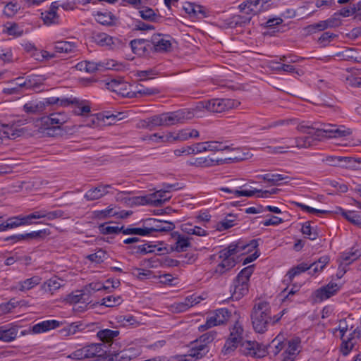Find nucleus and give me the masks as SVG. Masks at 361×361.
<instances>
[{"instance_id": "f257e3e1", "label": "nucleus", "mask_w": 361, "mask_h": 361, "mask_svg": "<svg viewBox=\"0 0 361 361\" xmlns=\"http://www.w3.org/2000/svg\"><path fill=\"white\" fill-rule=\"evenodd\" d=\"M258 246L257 240H252L247 244L243 242L231 243L227 247L219 252V258L221 262L216 267L214 273L222 275L233 268L237 262L233 255L241 253L242 252H250Z\"/></svg>"}, {"instance_id": "f03ea898", "label": "nucleus", "mask_w": 361, "mask_h": 361, "mask_svg": "<svg viewBox=\"0 0 361 361\" xmlns=\"http://www.w3.org/2000/svg\"><path fill=\"white\" fill-rule=\"evenodd\" d=\"M297 130L302 133L315 135L317 139L342 137L352 133L350 128H346L343 126L329 123H314L310 126L302 123L297 126Z\"/></svg>"}, {"instance_id": "7ed1b4c3", "label": "nucleus", "mask_w": 361, "mask_h": 361, "mask_svg": "<svg viewBox=\"0 0 361 361\" xmlns=\"http://www.w3.org/2000/svg\"><path fill=\"white\" fill-rule=\"evenodd\" d=\"M250 319L255 332L263 334L267 331L272 320L270 303L264 300L255 302L251 311Z\"/></svg>"}, {"instance_id": "20e7f679", "label": "nucleus", "mask_w": 361, "mask_h": 361, "mask_svg": "<svg viewBox=\"0 0 361 361\" xmlns=\"http://www.w3.org/2000/svg\"><path fill=\"white\" fill-rule=\"evenodd\" d=\"M200 104L207 110L214 113H221L237 107L240 102L231 99H212L202 101Z\"/></svg>"}, {"instance_id": "39448f33", "label": "nucleus", "mask_w": 361, "mask_h": 361, "mask_svg": "<svg viewBox=\"0 0 361 361\" xmlns=\"http://www.w3.org/2000/svg\"><path fill=\"white\" fill-rule=\"evenodd\" d=\"M111 350H108V358L111 361H130L136 358L141 353L139 347L130 346L128 348L120 350V348L111 345Z\"/></svg>"}, {"instance_id": "423d86ee", "label": "nucleus", "mask_w": 361, "mask_h": 361, "mask_svg": "<svg viewBox=\"0 0 361 361\" xmlns=\"http://www.w3.org/2000/svg\"><path fill=\"white\" fill-rule=\"evenodd\" d=\"M243 328L236 322L230 329V334L222 349L224 355H228L233 351L243 341Z\"/></svg>"}, {"instance_id": "0eeeda50", "label": "nucleus", "mask_w": 361, "mask_h": 361, "mask_svg": "<svg viewBox=\"0 0 361 361\" xmlns=\"http://www.w3.org/2000/svg\"><path fill=\"white\" fill-rule=\"evenodd\" d=\"M164 126L182 123L195 116L194 111L188 109L162 114Z\"/></svg>"}, {"instance_id": "6e6552de", "label": "nucleus", "mask_w": 361, "mask_h": 361, "mask_svg": "<svg viewBox=\"0 0 361 361\" xmlns=\"http://www.w3.org/2000/svg\"><path fill=\"white\" fill-rule=\"evenodd\" d=\"M68 120V116L63 111L54 112L47 116L41 118L42 126L47 130V134L50 135V130L60 129L61 126Z\"/></svg>"}, {"instance_id": "1a4fd4ad", "label": "nucleus", "mask_w": 361, "mask_h": 361, "mask_svg": "<svg viewBox=\"0 0 361 361\" xmlns=\"http://www.w3.org/2000/svg\"><path fill=\"white\" fill-rule=\"evenodd\" d=\"M315 135H307L302 137H297L293 140H291L290 143L286 146H279L273 148L274 153H283L287 152L283 150L284 149H288L290 147H296L299 149L308 148L314 145V142L322 139H317Z\"/></svg>"}, {"instance_id": "9d476101", "label": "nucleus", "mask_w": 361, "mask_h": 361, "mask_svg": "<svg viewBox=\"0 0 361 361\" xmlns=\"http://www.w3.org/2000/svg\"><path fill=\"white\" fill-rule=\"evenodd\" d=\"M249 345H252L251 348H250V354H253L255 356L261 357H264L267 354L276 355H278L282 349L286 346V343L281 340V338L277 336L272 341L266 346V349H259L257 350L255 349V343L251 344L250 343H248Z\"/></svg>"}, {"instance_id": "9b49d317", "label": "nucleus", "mask_w": 361, "mask_h": 361, "mask_svg": "<svg viewBox=\"0 0 361 361\" xmlns=\"http://www.w3.org/2000/svg\"><path fill=\"white\" fill-rule=\"evenodd\" d=\"M106 88L123 97L133 98L135 92L129 91L130 85L123 78H112L106 82Z\"/></svg>"}, {"instance_id": "f8f14e48", "label": "nucleus", "mask_w": 361, "mask_h": 361, "mask_svg": "<svg viewBox=\"0 0 361 361\" xmlns=\"http://www.w3.org/2000/svg\"><path fill=\"white\" fill-rule=\"evenodd\" d=\"M259 0H246L239 5L240 12L247 15L248 16L241 17L238 16L240 21H237L236 23H248L252 19L253 16L263 11V8L259 5Z\"/></svg>"}, {"instance_id": "ddd939ff", "label": "nucleus", "mask_w": 361, "mask_h": 361, "mask_svg": "<svg viewBox=\"0 0 361 361\" xmlns=\"http://www.w3.org/2000/svg\"><path fill=\"white\" fill-rule=\"evenodd\" d=\"M145 227L148 235L154 232H169L174 229L173 223L166 221H161L154 218H149L145 221Z\"/></svg>"}, {"instance_id": "4468645a", "label": "nucleus", "mask_w": 361, "mask_h": 361, "mask_svg": "<svg viewBox=\"0 0 361 361\" xmlns=\"http://www.w3.org/2000/svg\"><path fill=\"white\" fill-rule=\"evenodd\" d=\"M168 193L169 192L161 189L149 195L137 197V200H139V203L142 204H150L154 207H160L171 198V196L167 195Z\"/></svg>"}, {"instance_id": "2eb2a0df", "label": "nucleus", "mask_w": 361, "mask_h": 361, "mask_svg": "<svg viewBox=\"0 0 361 361\" xmlns=\"http://www.w3.org/2000/svg\"><path fill=\"white\" fill-rule=\"evenodd\" d=\"M231 312L226 308L218 309L214 314L207 318L205 324L200 328L202 330L224 324L230 317Z\"/></svg>"}, {"instance_id": "dca6fc26", "label": "nucleus", "mask_w": 361, "mask_h": 361, "mask_svg": "<svg viewBox=\"0 0 361 361\" xmlns=\"http://www.w3.org/2000/svg\"><path fill=\"white\" fill-rule=\"evenodd\" d=\"M85 359L95 358L94 361H104L108 358V350L103 348L101 343H92L83 347Z\"/></svg>"}, {"instance_id": "f3484780", "label": "nucleus", "mask_w": 361, "mask_h": 361, "mask_svg": "<svg viewBox=\"0 0 361 361\" xmlns=\"http://www.w3.org/2000/svg\"><path fill=\"white\" fill-rule=\"evenodd\" d=\"M171 37L169 35L154 34L152 36L150 42L152 49L157 52L167 51L171 47Z\"/></svg>"}, {"instance_id": "a211bd4d", "label": "nucleus", "mask_w": 361, "mask_h": 361, "mask_svg": "<svg viewBox=\"0 0 361 361\" xmlns=\"http://www.w3.org/2000/svg\"><path fill=\"white\" fill-rule=\"evenodd\" d=\"M59 6L60 5L57 1H54L51 4L48 10L41 13V18L44 25L51 26L60 23V16L57 13Z\"/></svg>"}, {"instance_id": "6ab92c4d", "label": "nucleus", "mask_w": 361, "mask_h": 361, "mask_svg": "<svg viewBox=\"0 0 361 361\" xmlns=\"http://www.w3.org/2000/svg\"><path fill=\"white\" fill-rule=\"evenodd\" d=\"M111 188L112 185L99 183L97 187L88 190L84 197L87 201L97 200L109 193V189Z\"/></svg>"}, {"instance_id": "aec40b11", "label": "nucleus", "mask_w": 361, "mask_h": 361, "mask_svg": "<svg viewBox=\"0 0 361 361\" xmlns=\"http://www.w3.org/2000/svg\"><path fill=\"white\" fill-rule=\"evenodd\" d=\"M248 290L249 283L241 281V280L235 278L230 289L231 293V298L233 300H239L248 293Z\"/></svg>"}, {"instance_id": "412c9836", "label": "nucleus", "mask_w": 361, "mask_h": 361, "mask_svg": "<svg viewBox=\"0 0 361 361\" xmlns=\"http://www.w3.org/2000/svg\"><path fill=\"white\" fill-rule=\"evenodd\" d=\"M209 351V346L202 343H199V340L197 339L191 343L188 356L195 360H200L205 356Z\"/></svg>"}, {"instance_id": "4be33fe9", "label": "nucleus", "mask_w": 361, "mask_h": 361, "mask_svg": "<svg viewBox=\"0 0 361 361\" xmlns=\"http://www.w3.org/2000/svg\"><path fill=\"white\" fill-rule=\"evenodd\" d=\"M119 331L118 330H111L109 329L99 330L97 333V336L104 343H109V350H113L111 348V345L114 347H117L118 343L115 340L119 336Z\"/></svg>"}, {"instance_id": "5701e85b", "label": "nucleus", "mask_w": 361, "mask_h": 361, "mask_svg": "<svg viewBox=\"0 0 361 361\" xmlns=\"http://www.w3.org/2000/svg\"><path fill=\"white\" fill-rule=\"evenodd\" d=\"M150 42L145 39H135L130 42V46L134 54L145 56L152 49Z\"/></svg>"}, {"instance_id": "b1692460", "label": "nucleus", "mask_w": 361, "mask_h": 361, "mask_svg": "<svg viewBox=\"0 0 361 361\" xmlns=\"http://www.w3.org/2000/svg\"><path fill=\"white\" fill-rule=\"evenodd\" d=\"M339 288L340 287L336 283L330 282L326 286L317 289L315 291V297L320 300H326L334 295Z\"/></svg>"}, {"instance_id": "393cba45", "label": "nucleus", "mask_w": 361, "mask_h": 361, "mask_svg": "<svg viewBox=\"0 0 361 361\" xmlns=\"http://www.w3.org/2000/svg\"><path fill=\"white\" fill-rule=\"evenodd\" d=\"M93 16L98 23L104 26H114L118 22V18L110 11H97Z\"/></svg>"}, {"instance_id": "a878e982", "label": "nucleus", "mask_w": 361, "mask_h": 361, "mask_svg": "<svg viewBox=\"0 0 361 361\" xmlns=\"http://www.w3.org/2000/svg\"><path fill=\"white\" fill-rule=\"evenodd\" d=\"M361 257V250L359 249L352 248L350 250L341 253L338 262L342 263L345 266L351 264Z\"/></svg>"}, {"instance_id": "bb28decb", "label": "nucleus", "mask_w": 361, "mask_h": 361, "mask_svg": "<svg viewBox=\"0 0 361 361\" xmlns=\"http://www.w3.org/2000/svg\"><path fill=\"white\" fill-rule=\"evenodd\" d=\"M61 322L57 320H46L35 324L32 327V332L33 334H40L54 329L59 327Z\"/></svg>"}, {"instance_id": "cd10ccee", "label": "nucleus", "mask_w": 361, "mask_h": 361, "mask_svg": "<svg viewBox=\"0 0 361 361\" xmlns=\"http://www.w3.org/2000/svg\"><path fill=\"white\" fill-rule=\"evenodd\" d=\"M23 129H17L13 125L2 124L0 126V135L2 139L15 140L23 133Z\"/></svg>"}, {"instance_id": "c85d7f7f", "label": "nucleus", "mask_w": 361, "mask_h": 361, "mask_svg": "<svg viewBox=\"0 0 361 361\" xmlns=\"http://www.w3.org/2000/svg\"><path fill=\"white\" fill-rule=\"evenodd\" d=\"M44 104V109L48 105L56 104L60 106H68L71 104H79V99L77 98H59V97H48L42 101Z\"/></svg>"}, {"instance_id": "c756f323", "label": "nucleus", "mask_w": 361, "mask_h": 361, "mask_svg": "<svg viewBox=\"0 0 361 361\" xmlns=\"http://www.w3.org/2000/svg\"><path fill=\"white\" fill-rule=\"evenodd\" d=\"M92 38L94 42L101 47H106L112 49L114 44V37L104 32L94 33Z\"/></svg>"}, {"instance_id": "7c9ffc66", "label": "nucleus", "mask_w": 361, "mask_h": 361, "mask_svg": "<svg viewBox=\"0 0 361 361\" xmlns=\"http://www.w3.org/2000/svg\"><path fill=\"white\" fill-rule=\"evenodd\" d=\"M271 63L272 69L276 71H278V72L283 71V72H286V73H289L297 74L298 75H300L302 74V70L298 69L296 68V66H295L292 64H288V63H281V62H278V61H271Z\"/></svg>"}, {"instance_id": "2f4dec72", "label": "nucleus", "mask_w": 361, "mask_h": 361, "mask_svg": "<svg viewBox=\"0 0 361 361\" xmlns=\"http://www.w3.org/2000/svg\"><path fill=\"white\" fill-rule=\"evenodd\" d=\"M18 328L14 326H0V341L4 342H11L16 339L18 334Z\"/></svg>"}, {"instance_id": "473e14b6", "label": "nucleus", "mask_w": 361, "mask_h": 361, "mask_svg": "<svg viewBox=\"0 0 361 361\" xmlns=\"http://www.w3.org/2000/svg\"><path fill=\"white\" fill-rule=\"evenodd\" d=\"M44 110V104L42 101H30L23 106V111L30 114H39Z\"/></svg>"}, {"instance_id": "72a5a7b5", "label": "nucleus", "mask_w": 361, "mask_h": 361, "mask_svg": "<svg viewBox=\"0 0 361 361\" xmlns=\"http://www.w3.org/2000/svg\"><path fill=\"white\" fill-rule=\"evenodd\" d=\"M63 286V280L56 276H54L44 283L42 288L46 292H49L51 294H53L56 290H59Z\"/></svg>"}, {"instance_id": "f704fd0d", "label": "nucleus", "mask_w": 361, "mask_h": 361, "mask_svg": "<svg viewBox=\"0 0 361 361\" xmlns=\"http://www.w3.org/2000/svg\"><path fill=\"white\" fill-rule=\"evenodd\" d=\"M183 9L190 16L201 18H204L207 16L204 7L200 5H197L192 3H187L183 6Z\"/></svg>"}, {"instance_id": "c9c22d12", "label": "nucleus", "mask_w": 361, "mask_h": 361, "mask_svg": "<svg viewBox=\"0 0 361 361\" xmlns=\"http://www.w3.org/2000/svg\"><path fill=\"white\" fill-rule=\"evenodd\" d=\"M352 158L347 157L328 156L323 159L328 165L332 166L346 167L347 164L351 162Z\"/></svg>"}, {"instance_id": "e433bc0d", "label": "nucleus", "mask_w": 361, "mask_h": 361, "mask_svg": "<svg viewBox=\"0 0 361 361\" xmlns=\"http://www.w3.org/2000/svg\"><path fill=\"white\" fill-rule=\"evenodd\" d=\"M54 49L58 53H73L76 50V45L74 42L68 41H59L54 43Z\"/></svg>"}, {"instance_id": "4c0bfd02", "label": "nucleus", "mask_w": 361, "mask_h": 361, "mask_svg": "<svg viewBox=\"0 0 361 361\" xmlns=\"http://www.w3.org/2000/svg\"><path fill=\"white\" fill-rule=\"evenodd\" d=\"M230 141H207V151L218 152L233 149Z\"/></svg>"}, {"instance_id": "58836bf2", "label": "nucleus", "mask_w": 361, "mask_h": 361, "mask_svg": "<svg viewBox=\"0 0 361 361\" xmlns=\"http://www.w3.org/2000/svg\"><path fill=\"white\" fill-rule=\"evenodd\" d=\"M341 214L345 219L355 226L361 228V217L354 211H345V209L339 207L336 212Z\"/></svg>"}, {"instance_id": "ea45409f", "label": "nucleus", "mask_w": 361, "mask_h": 361, "mask_svg": "<svg viewBox=\"0 0 361 361\" xmlns=\"http://www.w3.org/2000/svg\"><path fill=\"white\" fill-rule=\"evenodd\" d=\"M142 126L149 130L159 126H164L162 114L147 118L143 121Z\"/></svg>"}, {"instance_id": "a19ab883", "label": "nucleus", "mask_w": 361, "mask_h": 361, "mask_svg": "<svg viewBox=\"0 0 361 361\" xmlns=\"http://www.w3.org/2000/svg\"><path fill=\"white\" fill-rule=\"evenodd\" d=\"M40 281L41 278L38 276H35L24 281H19L18 283V288L20 291L29 290L38 285Z\"/></svg>"}, {"instance_id": "79ce46f5", "label": "nucleus", "mask_w": 361, "mask_h": 361, "mask_svg": "<svg viewBox=\"0 0 361 361\" xmlns=\"http://www.w3.org/2000/svg\"><path fill=\"white\" fill-rule=\"evenodd\" d=\"M156 247V245L145 243L138 246H130L128 248L132 249L131 253L133 255H146L154 252Z\"/></svg>"}, {"instance_id": "37998d69", "label": "nucleus", "mask_w": 361, "mask_h": 361, "mask_svg": "<svg viewBox=\"0 0 361 361\" xmlns=\"http://www.w3.org/2000/svg\"><path fill=\"white\" fill-rule=\"evenodd\" d=\"M309 263L307 262H302L297 266L293 267L290 269L286 276L288 277V279L290 281H292V279L297 275H299L306 271H307L310 269Z\"/></svg>"}, {"instance_id": "c03bdc74", "label": "nucleus", "mask_w": 361, "mask_h": 361, "mask_svg": "<svg viewBox=\"0 0 361 361\" xmlns=\"http://www.w3.org/2000/svg\"><path fill=\"white\" fill-rule=\"evenodd\" d=\"M22 225L20 216L11 217L6 222L0 224V231H6L8 228H16Z\"/></svg>"}, {"instance_id": "a18cd8bd", "label": "nucleus", "mask_w": 361, "mask_h": 361, "mask_svg": "<svg viewBox=\"0 0 361 361\" xmlns=\"http://www.w3.org/2000/svg\"><path fill=\"white\" fill-rule=\"evenodd\" d=\"M99 230L103 235L123 233V226H110L108 223L100 224L99 226Z\"/></svg>"}, {"instance_id": "49530a36", "label": "nucleus", "mask_w": 361, "mask_h": 361, "mask_svg": "<svg viewBox=\"0 0 361 361\" xmlns=\"http://www.w3.org/2000/svg\"><path fill=\"white\" fill-rule=\"evenodd\" d=\"M356 341L353 337H348L347 339H343L340 346V351L343 355H348L356 345Z\"/></svg>"}, {"instance_id": "de8ad7c7", "label": "nucleus", "mask_w": 361, "mask_h": 361, "mask_svg": "<svg viewBox=\"0 0 361 361\" xmlns=\"http://www.w3.org/2000/svg\"><path fill=\"white\" fill-rule=\"evenodd\" d=\"M26 79V90H36L43 83L44 79L39 75H30Z\"/></svg>"}, {"instance_id": "09e8293b", "label": "nucleus", "mask_w": 361, "mask_h": 361, "mask_svg": "<svg viewBox=\"0 0 361 361\" xmlns=\"http://www.w3.org/2000/svg\"><path fill=\"white\" fill-rule=\"evenodd\" d=\"M123 234L140 235V236L148 235L145 223L143 224V226L140 227H140L139 228H135V227L125 228L124 226H123Z\"/></svg>"}, {"instance_id": "8fccbe9b", "label": "nucleus", "mask_w": 361, "mask_h": 361, "mask_svg": "<svg viewBox=\"0 0 361 361\" xmlns=\"http://www.w3.org/2000/svg\"><path fill=\"white\" fill-rule=\"evenodd\" d=\"M140 17L145 20L149 22H155L158 18V16L155 13L154 11L149 7H145L142 10L139 11Z\"/></svg>"}, {"instance_id": "3c124183", "label": "nucleus", "mask_w": 361, "mask_h": 361, "mask_svg": "<svg viewBox=\"0 0 361 361\" xmlns=\"http://www.w3.org/2000/svg\"><path fill=\"white\" fill-rule=\"evenodd\" d=\"M189 238L178 235L176 239L175 250L178 252H183L187 247L190 246Z\"/></svg>"}, {"instance_id": "603ef678", "label": "nucleus", "mask_w": 361, "mask_h": 361, "mask_svg": "<svg viewBox=\"0 0 361 361\" xmlns=\"http://www.w3.org/2000/svg\"><path fill=\"white\" fill-rule=\"evenodd\" d=\"M64 215H65V212L60 209L50 211V212H47V210L42 209V218H46L49 221H52L54 219L63 218Z\"/></svg>"}, {"instance_id": "864d4df0", "label": "nucleus", "mask_w": 361, "mask_h": 361, "mask_svg": "<svg viewBox=\"0 0 361 361\" xmlns=\"http://www.w3.org/2000/svg\"><path fill=\"white\" fill-rule=\"evenodd\" d=\"M108 257V255L106 251L103 250L102 249L99 250L95 253L89 255L87 258L92 262L97 264L102 263L104 262V259H106Z\"/></svg>"}, {"instance_id": "5fc2aeb1", "label": "nucleus", "mask_w": 361, "mask_h": 361, "mask_svg": "<svg viewBox=\"0 0 361 361\" xmlns=\"http://www.w3.org/2000/svg\"><path fill=\"white\" fill-rule=\"evenodd\" d=\"M197 163L201 166L209 167L223 164V160L222 159L215 160L209 157H200L197 159Z\"/></svg>"}, {"instance_id": "6e6d98bb", "label": "nucleus", "mask_w": 361, "mask_h": 361, "mask_svg": "<svg viewBox=\"0 0 361 361\" xmlns=\"http://www.w3.org/2000/svg\"><path fill=\"white\" fill-rule=\"evenodd\" d=\"M254 266H248L243 269L235 277L245 283H249L250 277L253 273Z\"/></svg>"}, {"instance_id": "4d7b16f0", "label": "nucleus", "mask_w": 361, "mask_h": 361, "mask_svg": "<svg viewBox=\"0 0 361 361\" xmlns=\"http://www.w3.org/2000/svg\"><path fill=\"white\" fill-rule=\"evenodd\" d=\"M234 221L235 216L229 214L225 219L219 223L217 230L221 231L230 228L234 226Z\"/></svg>"}, {"instance_id": "13d9d810", "label": "nucleus", "mask_w": 361, "mask_h": 361, "mask_svg": "<svg viewBox=\"0 0 361 361\" xmlns=\"http://www.w3.org/2000/svg\"><path fill=\"white\" fill-rule=\"evenodd\" d=\"M300 344V340L299 338H293L288 341V347L286 349V352L290 353L292 355L296 356L299 353V348Z\"/></svg>"}, {"instance_id": "bf43d9fd", "label": "nucleus", "mask_w": 361, "mask_h": 361, "mask_svg": "<svg viewBox=\"0 0 361 361\" xmlns=\"http://www.w3.org/2000/svg\"><path fill=\"white\" fill-rule=\"evenodd\" d=\"M122 302L120 296L108 295L102 299V305L106 307H115L120 305Z\"/></svg>"}, {"instance_id": "052dcab7", "label": "nucleus", "mask_w": 361, "mask_h": 361, "mask_svg": "<svg viewBox=\"0 0 361 361\" xmlns=\"http://www.w3.org/2000/svg\"><path fill=\"white\" fill-rule=\"evenodd\" d=\"M301 231L304 235H307L308 238L312 240H315L318 236V233L316 231L312 229L309 221L302 225Z\"/></svg>"}, {"instance_id": "680f3d73", "label": "nucleus", "mask_w": 361, "mask_h": 361, "mask_svg": "<svg viewBox=\"0 0 361 361\" xmlns=\"http://www.w3.org/2000/svg\"><path fill=\"white\" fill-rule=\"evenodd\" d=\"M118 322L121 323L123 326H133L135 324H138L135 319V318L133 315H120L117 317Z\"/></svg>"}, {"instance_id": "e2e57ef3", "label": "nucleus", "mask_w": 361, "mask_h": 361, "mask_svg": "<svg viewBox=\"0 0 361 361\" xmlns=\"http://www.w3.org/2000/svg\"><path fill=\"white\" fill-rule=\"evenodd\" d=\"M355 51V50L353 48L348 49L347 50L339 53L338 56H341L343 59L348 60V61H353L357 63H361V56L357 57L353 55V53Z\"/></svg>"}, {"instance_id": "0e129e2a", "label": "nucleus", "mask_w": 361, "mask_h": 361, "mask_svg": "<svg viewBox=\"0 0 361 361\" xmlns=\"http://www.w3.org/2000/svg\"><path fill=\"white\" fill-rule=\"evenodd\" d=\"M216 336V332L215 331H209L202 334L197 339L199 340V343H202L204 344H206V345L209 346V345L212 343V341L215 339Z\"/></svg>"}, {"instance_id": "69168bd1", "label": "nucleus", "mask_w": 361, "mask_h": 361, "mask_svg": "<svg viewBox=\"0 0 361 361\" xmlns=\"http://www.w3.org/2000/svg\"><path fill=\"white\" fill-rule=\"evenodd\" d=\"M157 71L155 69L149 68L145 71H137L135 75L140 78L141 80L152 79L156 75Z\"/></svg>"}, {"instance_id": "338daca9", "label": "nucleus", "mask_w": 361, "mask_h": 361, "mask_svg": "<svg viewBox=\"0 0 361 361\" xmlns=\"http://www.w3.org/2000/svg\"><path fill=\"white\" fill-rule=\"evenodd\" d=\"M134 92L135 94H140V95H154L159 92L157 88L143 87L141 85H136V90Z\"/></svg>"}, {"instance_id": "774afa93", "label": "nucleus", "mask_w": 361, "mask_h": 361, "mask_svg": "<svg viewBox=\"0 0 361 361\" xmlns=\"http://www.w3.org/2000/svg\"><path fill=\"white\" fill-rule=\"evenodd\" d=\"M6 32L9 35L14 37H19L21 36L23 31L22 29L19 27V26L16 24L13 23L10 25L9 26L6 27Z\"/></svg>"}]
</instances>
